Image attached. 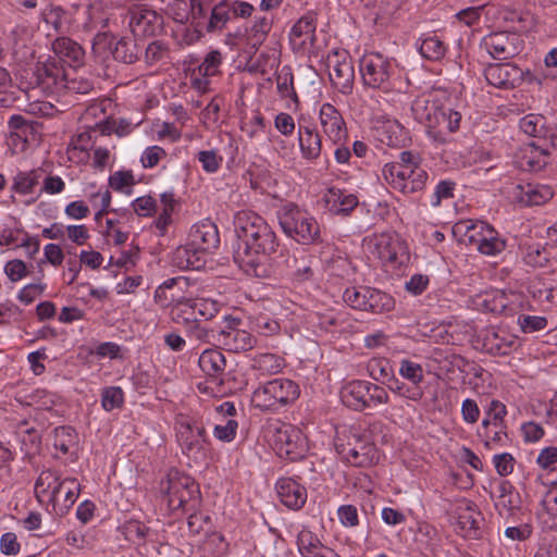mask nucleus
I'll return each mask as SVG.
<instances>
[{"label":"nucleus","mask_w":557,"mask_h":557,"mask_svg":"<svg viewBox=\"0 0 557 557\" xmlns=\"http://www.w3.org/2000/svg\"><path fill=\"white\" fill-rule=\"evenodd\" d=\"M235 226L242 245L235 259L242 268L255 269L278 246L275 233L259 214L243 210L235 216Z\"/></svg>","instance_id":"obj_1"},{"label":"nucleus","mask_w":557,"mask_h":557,"mask_svg":"<svg viewBox=\"0 0 557 557\" xmlns=\"http://www.w3.org/2000/svg\"><path fill=\"white\" fill-rule=\"evenodd\" d=\"M81 492V484L74 478L61 479L60 475L48 469L41 471L35 482V496L41 504L52 505L57 515H65L75 504Z\"/></svg>","instance_id":"obj_2"},{"label":"nucleus","mask_w":557,"mask_h":557,"mask_svg":"<svg viewBox=\"0 0 557 557\" xmlns=\"http://www.w3.org/2000/svg\"><path fill=\"white\" fill-rule=\"evenodd\" d=\"M418 159V156L410 151L401 152L398 162L383 168L386 183L404 194L421 190L426 183L428 173L419 165Z\"/></svg>","instance_id":"obj_3"},{"label":"nucleus","mask_w":557,"mask_h":557,"mask_svg":"<svg viewBox=\"0 0 557 557\" xmlns=\"http://www.w3.org/2000/svg\"><path fill=\"white\" fill-rule=\"evenodd\" d=\"M278 223L283 232L302 245L321 242V228L318 221L306 210L288 202L277 211Z\"/></svg>","instance_id":"obj_4"},{"label":"nucleus","mask_w":557,"mask_h":557,"mask_svg":"<svg viewBox=\"0 0 557 557\" xmlns=\"http://www.w3.org/2000/svg\"><path fill=\"white\" fill-rule=\"evenodd\" d=\"M335 448L352 466L366 467L377 459L375 447L352 429L343 428L337 431Z\"/></svg>","instance_id":"obj_5"},{"label":"nucleus","mask_w":557,"mask_h":557,"mask_svg":"<svg viewBox=\"0 0 557 557\" xmlns=\"http://www.w3.org/2000/svg\"><path fill=\"white\" fill-rule=\"evenodd\" d=\"M176 436L183 454L195 463L206 459V429L193 418L178 416L176 419Z\"/></svg>","instance_id":"obj_6"},{"label":"nucleus","mask_w":557,"mask_h":557,"mask_svg":"<svg viewBox=\"0 0 557 557\" xmlns=\"http://www.w3.org/2000/svg\"><path fill=\"white\" fill-rule=\"evenodd\" d=\"M268 434L274 450L281 458L295 461L300 459L307 450L305 435L300 429L292 424L276 421L269 426Z\"/></svg>","instance_id":"obj_7"},{"label":"nucleus","mask_w":557,"mask_h":557,"mask_svg":"<svg viewBox=\"0 0 557 557\" xmlns=\"http://www.w3.org/2000/svg\"><path fill=\"white\" fill-rule=\"evenodd\" d=\"M160 492L164 496L169 508L177 510L184 508L190 502H196L199 487L193 478L173 469L160 482Z\"/></svg>","instance_id":"obj_8"},{"label":"nucleus","mask_w":557,"mask_h":557,"mask_svg":"<svg viewBox=\"0 0 557 557\" xmlns=\"http://www.w3.org/2000/svg\"><path fill=\"white\" fill-rule=\"evenodd\" d=\"M299 396L297 384L287 379H274L259 386L251 396V403L261 410H273L294 401Z\"/></svg>","instance_id":"obj_9"},{"label":"nucleus","mask_w":557,"mask_h":557,"mask_svg":"<svg viewBox=\"0 0 557 557\" xmlns=\"http://www.w3.org/2000/svg\"><path fill=\"white\" fill-rule=\"evenodd\" d=\"M363 248L383 263L393 267L403 264L408 259L404 242L392 232H383L366 237Z\"/></svg>","instance_id":"obj_10"},{"label":"nucleus","mask_w":557,"mask_h":557,"mask_svg":"<svg viewBox=\"0 0 557 557\" xmlns=\"http://www.w3.org/2000/svg\"><path fill=\"white\" fill-rule=\"evenodd\" d=\"M67 73L63 65L54 59L37 63L32 73L33 81L29 82V89L33 91L40 89L47 95L61 94L64 90V79Z\"/></svg>","instance_id":"obj_11"},{"label":"nucleus","mask_w":557,"mask_h":557,"mask_svg":"<svg viewBox=\"0 0 557 557\" xmlns=\"http://www.w3.org/2000/svg\"><path fill=\"white\" fill-rule=\"evenodd\" d=\"M482 45L494 59L506 60L523 49V39L515 32H493L483 38Z\"/></svg>","instance_id":"obj_12"},{"label":"nucleus","mask_w":557,"mask_h":557,"mask_svg":"<svg viewBox=\"0 0 557 557\" xmlns=\"http://www.w3.org/2000/svg\"><path fill=\"white\" fill-rule=\"evenodd\" d=\"M360 73L363 83L372 88H385L391 76V62L380 53L364 54L360 60Z\"/></svg>","instance_id":"obj_13"},{"label":"nucleus","mask_w":557,"mask_h":557,"mask_svg":"<svg viewBox=\"0 0 557 557\" xmlns=\"http://www.w3.org/2000/svg\"><path fill=\"white\" fill-rule=\"evenodd\" d=\"M549 144L547 140L530 141L519 147L513 157L515 165L524 172H539L543 170L549 159Z\"/></svg>","instance_id":"obj_14"},{"label":"nucleus","mask_w":557,"mask_h":557,"mask_svg":"<svg viewBox=\"0 0 557 557\" xmlns=\"http://www.w3.org/2000/svg\"><path fill=\"white\" fill-rule=\"evenodd\" d=\"M240 321L231 318L224 327L219 329L218 344L226 350L243 352L255 347L256 338L246 330L239 329Z\"/></svg>","instance_id":"obj_15"},{"label":"nucleus","mask_w":557,"mask_h":557,"mask_svg":"<svg viewBox=\"0 0 557 557\" xmlns=\"http://www.w3.org/2000/svg\"><path fill=\"white\" fill-rule=\"evenodd\" d=\"M327 67L333 86L342 94H349L352 89L355 73L347 54L336 51L329 55Z\"/></svg>","instance_id":"obj_16"},{"label":"nucleus","mask_w":557,"mask_h":557,"mask_svg":"<svg viewBox=\"0 0 557 557\" xmlns=\"http://www.w3.org/2000/svg\"><path fill=\"white\" fill-rule=\"evenodd\" d=\"M129 28L134 36H153L162 24L161 16L146 5H133L128 10Z\"/></svg>","instance_id":"obj_17"},{"label":"nucleus","mask_w":557,"mask_h":557,"mask_svg":"<svg viewBox=\"0 0 557 557\" xmlns=\"http://www.w3.org/2000/svg\"><path fill=\"white\" fill-rule=\"evenodd\" d=\"M460 121L461 114L445 103L437 116L434 117L428 133L440 144L448 143L450 135L459 129Z\"/></svg>","instance_id":"obj_18"},{"label":"nucleus","mask_w":557,"mask_h":557,"mask_svg":"<svg viewBox=\"0 0 557 557\" xmlns=\"http://www.w3.org/2000/svg\"><path fill=\"white\" fill-rule=\"evenodd\" d=\"M524 75H529V72H524L511 63L495 64L485 70L486 81L491 85L504 89L519 86L524 79Z\"/></svg>","instance_id":"obj_19"},{"label":"nucleus","mask_w":557,"mask_h":557,"mask_svg":"<svg viewBox=\"0 0 557 557\" xmlns=\"http://www.w3.org/2000/svg\"><path fill=\"white\" fill-rule=\"evenodd\" d=\"M323 133L334 144H339L347 136L346 123L341 112L331 103H323L319 112Z\"/></svg>","instance_id":"obj_20"},{"label":"nucleus","mask_w":557,"mask_h":557,"mask_svg":"<svg viewBox=\"0 0 557 557\" xmlns=\"http://www.w3.org/2000/svg\"><path fill=\"white\" fill-rule=\"evenodd\" d=\"M188 242L191 247L200 250L203 255L218 247L219 233L216 226L206 220L191 226Z\"/></svg>","instance_id":"obj_21"},{"label":"nucleus","mask_w":557,"mask_h":557,"mask_svg":"<svg viewBox=\"0 0 557 557\" xmlns=\"http://www.w3.org/2000/svg\"><path fill=\"white\" fill-rule=\"evenodd\" d=\"M481 512L474 503L462 500L457 507V523L462 536L476 539L480 535Z\"/></svg>","instance_id":"obj_22"},{"label":"nucleus","mask_w":557,"mask_h":557,"mask_svg":"<svg viewBox=\"0 0 557 557\" xmlns=\"http://www.w3.org/2000/svg\"><path fill=\"white\" fill-rule=\"evenodd\" d=\"M510 194L511 199L522 206H540L553 197V190L547 185H516Z\"/></svg>","instance_id":"obj_23"},{"label":"nucleus","mask_w":557,"mask_h":557,"mask_svg":"<svg viewBox=\"0 0 557 557\" xmlns=\"http://www.w3.org/2000/svg\"><path fill=\"white\" fill-rule=\"evenodd\" d=\"M444 104L436 95L428 94L418 97L412 102L411 111L413 117L429 129Z\"/></svg>","instance_id":"obj_24"},{"label":"nucleus","mask_w":557,"mask_h":557,"mask_svg":"<svg viewBox=\"0 0 557 557\" xmlns=\"http://www.w3.org/2000/svg\"><path fill=\"white\" fill-rule=\"evenodd\" d=\"M276 491L281 502L290 509H299L306 503V488L290 478L280 479L276 483Z\"/></svg>","instance_id":"obj_25"},{"label":"nucleus","mask_w":557,"mask_h":557,"mask_svg":"<svg viewBox=\"0 0 557 557\" xmlns=\"http://www.w3.org/2000/svg\"><path fill=\"white\" fill-rule=\"evenodd\" d=\"M52 50L58 57L59 62L66 63L71 67H76L83 63L84 50L70 38H57L52 44Z\"/></svg>","instance_id":"obj_26"},{"label":"nucleus","mask_w":557,"mask_h":557,"mask_svg":"<svg viewBox=\"0 0 557 557\" xmlns=\"http://www.w3.org/2000/svg\"><path fill=\"white\" fill-rule=\"evenodd\" d=\"M490 227L491 225L483 221L465 220L455 224L454 233L459 235L462 244L475 249Z\"/></svg>","instance_id":"obj_27"},{"label":"nucleus","mask_w":557,"mask_h":557,"mask_svg":"<svg viewBox=\"0 0 557 557\" xmlns=\"http://www.w3.org/2000/svg\"><path fill=\"white\" fill-rule=\"evenodd\" d=\"M205 256L196 247H191L190 243L177 247L172 253V263L181 270H199L205 265Z\"/></svg>","instance_id":"obj_28"},{"label":"nucleus","mask_w":557,"mask_h":557,"mask_svg":"<svg viewBox=\"0 0 557 557\" xmlns=\"http://www.w3.org/2000/svg\"><path fill=\"white\" fill-rule=\"evenodd\" d=\"M368 394L366 381H352L343 387L341 398L345 406L361 411L368 407Z\"/></svg>","instance_id":"obj_29"},{"label":"nucleus","mask_w":557,"mask_h":557,"mask_svg":"<svg viewBox=\"0 0 557 557\" xmlns=\"http://www.w3.org/2000/svg\"><path fill=\"white\" fill-rule=\"evenodd\" d=\"M375 133L379 140L387 146L397 147L406 140L405 128L398 121L393 119L377 121Z\"/></svg>","instance_id":"obj_30"},{"label":"nucleus","mask_w":557,"mask_h":557,"mask_svg":"<svg viewBox=\"0 0 557 557\" xmlns=\"http://www.w3.org/2000/svg\"><path fill=\"white\" fill-rule=\"evenodd\" d=\"M298 549L304 557H339L332 548L323 545L310 531L299 533Z\"/></svg>","instance_id":"obj_31"},{"label":"nucleus","mask_w":557,"mask_h":557,"mask_svg":"<svg viewBox=\"0 0 557 557\" xmlns=\"http://www.w3.org/2000/svg\"><path fill=\"white\" fill-rule=\"evenodd\" d=\"M315 32L314 20L311 15L302 16L290 30V42L294 49H306L312 45Z\"/></svg>","instance_id":"obj_32"},{"label":"nucleus","mask_w":557,"mask_h":557,"mask_svg":"<svg viewBox=\"0 0 557 557\" xmlns=\"http://www.w3.org/2000/svg\"><path fill=\"white\" fill-rule=\"evenodd\" d=\"M298 144L302 158L315 160L322 151V141L318 132L309 126H299Z\"/></svg>","instance_id":"obj_33"},{"label":"nucleus","mask_w":557,"mask_h":557,"mask_svg":"<svg viewBox=\"0 0 557 557\" xmlns=\"http://www.w3.org/2000/svg\"><path fill=\"white\" fill-rule=\"evenodd\" d=\"M52 444L55 450L60 453V455H55L57 457L74 455L78 444V435L70 426H59L53 430Z\"/></svg>","instance_id":"obj_34"},{"label":"nucleus","mask_w":557,"mask_h":557,"mask_svg":"<svg viewBox=\"0 0 557 557\" xmlns=\"http://www.w3.org/2000/svg\"><path fill=\"white\" fill-rule=\"evenodd\" d=\"M329 210L335 214H348L357 206V197L341 189L331 188L325 194Z\"/></svg>","instance_id":"obj_35"},{"label":"nucleus","mask_w":557,"mask_h":557,"mask_svg":"<svg viewBox=\"0 0 557 557\" xmlns=\"http://www.w3.org/2000/svg\"><path fill=\"white\" fill-rule=\"evenodd\" d=\"M114 12V3L111 0H94L87 7L88 21L91 24L108 27Z\"/></svg>","instance_id":"obj_36"},{"label":"nucleus","mask_w":557,"mask_h":557,"mask_svg":"<svg viewBox=\"0 0 557 557\" xmlns=\"http://www.w3.org/2000/svg\"><path fill=\"white\" fill-rule=\"evenodd\" d=\"M226 366L223 354L215 349H207L199 357L200 369L211 377H218Z\"/></svg>","instance_id":"obj_37"},{"label":"nucleus","mask_w":557,"mask_h":557,"mask_svg":"<svg viewBox=\"0 0 557 557\" xmlns=\"http://www.w3.org/2000/svg\"><path fill=\"white\" fill-rule=\"evenodd\" d=\"M479 435L483 438L485 447L493 449L498 445H503L507 438L505 424L492 423L490 419L482 421Z\"/></svg>","instance_id":"obj_38"},{"label":"nucleus","mask_w":557,"mask_h":557,"mask_svg":"<svg viewBox=\"0 0 557 557\" xmlns=\"http://www.w3.org/2000/svg\"><path fill=\"white\" fill-rule=\"evenodd\" d=\"M113 58L126 64L138 60L139 49L136 40L132 37H121L112 49Z\"/></svg>","instance_id":"obj_39"},{"label":"nucleus","mask_w":557,"mask_h":557,"mask_svg":"<svg viewBox=\"0 0 557 557\" xmlns=\"http://www.w3.org/2000/svg\"><path fill=\"white\" fill-rule=\"evenodd\" d=\"M419 50L424 59L438 61L446 53V45L438 36L430 35L421 40Z\"/></svg>","instance_id":"obj_40"},{"label":"nucleus","mask_w":557,"mask_h":557,"mask_svg":"<svg viewBox=\"0 0 557 557\" xmlns=\"http://www.w3.org/2000/svg\"><path fill=\"white\" fill-rule=\"evenodd\" d=\"M366 302L367 307H364L363 310L372 311L374 313L388 311L393 308L394 305L391 296L383 292L371 288H368V292H366Z\"/></svg>","instance_id":"obj_41"},{"label":"nucleus","mask_w":557,"mask_h":557,"mask_svg":"<svg viewBox=\"0 0 557 557\" xmlns=\"http://www.w3.org/2000/svg\"><path fill=\"white\" fill-rule=\"evenodd\" d=\"M541 519L548 528L557 525V485L552 486L542 500Z\"/></svg>","instance_id":"obj_42"},{"label":"nucleus","mask_w":557,"mask_h":557,"mask_svg":"<svg viewBox=\"0 0 557 557\" xmlns=\"http://www.w3.org/2000/svg\"><path fill=\"white\" fill-rule=\"evenodd\" d=\"M271 27L272 22L268 17L256 18L247 35V40L255 50L263 44Z\"/></svg>","instance_id":"obj_43"},{"label":"nucleus","mask_w":557,"mask_h":557,"mask_svg":"<svg viewBox=\"0 0 557 557\" xmlns=\"http://www.w3.org/2000/svg\"><path fill=\"white\" fill-rule=\"evenodd\" d=\"M520 129L532 137L539 138L537 141H542V138L546 134L545 119L539 114H528L520 120Z\"/></svg>","instance_id":"obj_44"},{"label":"nucleus","mask_w":557,"mask_h":557,"mask_svg":"<svg viewBox=\"0 0 557 557\" xmlns=\"http://www.w3.org/2000/svg\"><path fill=\"white\" fill-rule=\"evenodd\" d=\"M505 248V242L498 237L497 232L491 226L485 234H483V238L480 244L475 247L483 255L494 256Z\"/></svg>","instance_id":"obj_45"},{"label":"nucleus","mask_w":557,"mask_h":557,"mask_svg":"<svg viewBox=\"0 0 557 557\" xmlns=\"http://www.w3.org/2000/svg\"><path fill=\"white\" fill-rule=\"evenodd\" d=\"M185 330L190 338L200 343L218 344L219 330L210 329L202 322L193 323Z\"/></svg>","instance_id":"obj_46"},{"label":"nucleus","mask_w":557,"mask_h":557,"mask_svg":"<svg viewBox=\"0 0 557 557\" xmlns=\"http://www.w3.org/2000/svg\"><path fill=\"white\" fill-rule=\"evenodd\" d=\"M41 18L57 32H62L67 25L66 12L59 5L47 7L41 12Z\"/></svg>","instance_id":"obj_47"},{"label":"nucleus","mask_w":557,"mask_h":557,"mask_svg":"<svg viewBox=\"0 0 557 557\" xmlns=\"http://www.w3.org/2000/svg\"><path fill=\"white\" fill-rule=\"evenodd\" d=\"M135 178L131 171L114 172L109 178V185L112 189L131 195L135 185Z\"/></svg>","instance_id":"obj_48"},{"label":"nucleus","mask_w":557,"mask_h":557,"mask_svg":"<svg viewBox=\"0 0 557 557\" xmlns=\"http://www.w3.org/2000/svg\"><path fill=\"white\" fill-rule=\"evenodd\" d=\"M504 18L512 23V30L517 34L525 33L535 25L534 17L527 12L508 11Z\"/></svg>","instance_id":"obj_49"},{"label":"nucleus","mask_w":557,"mask_h":557,"mask_svg":"<svg viewBox=\"0 0 557 557\" xmlns=\"http://www.w3.org/2000/svg\"><path fill=\"white\" fill-rule=\"evenodd\" d=\"M286 265L289 274L299 282L307 281L312 276L311 267L305 256L300 258L294 256L286 261Z\"/></svg>","instance_id":"obj_50"},{"label":"nucleus","mask_w":557,"mask_h":557,"mask_svg":"<svg viewBox=\"0 0 557 557\" xmlns=\"http://www.w3.org/2000/svg\"><path fill=\"white\" fill-rule=\"evenodd\" d=\"M171 318L176 324H181L185 329L195 323L191 302L188 299L178 301L171 309Z\"/></svg>","instance_id":"obj_51"},{"label":"nucleus","mask_w":557,"mask_h":557,"mask_svg":"<svg viewBox=\"0 0 557 557\" xmlns=\"http://www.w3.org/2000/svg\"><path fill=\"white\" fill-rule=\"evenodd\" d=\"M255 366L262 374H274L283 368L284 361L276 355L263 354L255 360Z\"/></svg>","instance_id":"obj_52"},{"label":"nucleus","mask_w":557,"mask_h":557,"mask_svg":"<svg viewBox=\"0 0 557 557\" xmlns=\"http://www.w3.org/2000/svg\"><path fill=\"white\" fill-rule=\"evenodd\" d=\"M481 306L487 311L500 313L508 307V301L504 292L494 290L484 295Z\"/></svg>","instance_id":"obj_53"},{"label":"nucleus","mask_w":557,"mask_h":557,"mask_svg":"<svg viewBox=\"0 0 557 557\" xmlns=\"http://www.w3.org/2000/svg\"><path fill=\"white\" fill-rule=\"evenodd\" d=\"M222 63V54L218 50L210 51L203 62L198 66V74L200 76H214L220 72Z\"/></svg>","instance_id":"obj_54"},{"label":"nucleus","mask_w":557,"mask_h":557,"mask_svg":"<svg viewBox=\"0 0 557 557\" xmlns=\"http://www.w3.org/2000/svg\"><path fill=\"white\" fill-rule=\"evenodd\" d=\"M399 374L416 386H418L424 379L422 367L408 359L400 361Z\"/></svg>","instance_id":"obj_55"},{"label":"nucleus","mask_w":557,"mask_h":557,"mask_svg":"<svg viewBox=\"0 0 557 557\" xmlns=\"http://www.w3.org/2000/svg\"><path fill=\"white\" fill-rule=\"evenodd\" d=\"M122 530L126 540L134 543L144 542L149 532V528L138 520H129L125 522Z\"/></svg>","instance_id":"obj_56"},{"label":"nucleus","mask_w":557,"mask_h":557,"mask_svg":"<svg viewBox=\"0 0 557 557\" xmlns=\"http://www.w3.org/2000/svg\"><path fill=\"white\" fill-rule=\"evenodd\" d=\"M169 55V49L160 40L150 42L145 50V62L148 65H153Z\"/></svg>","instance_id":"obj_57"},{"label":"nucleus","mask_w":557,"mask_h":557,"mask_svg":"<svg viewBox=\"0 0 557 557\" xmlns=\"http://www.w3.org/2000/svg\"><path fill=\"white\" fill-rule=\"evenodd\" d=\"M123 391L120 387H108L102 392L101 404L106 411L120 408L123 405Z\"/></svg>","instance_id":"obj_58"},{"label":"nucleus","mask_w":557,"mask_h":557,"mask_svg":"<svg viewBox=\"0 0 557 557\" xmlns=\"http://www.w3.org/2000/svg\"><path fill=\"white\" fill-rule=\"evenodd\" d=\"M366 292L367 287H349L344 292L343 299L351 308L363 310L367 307Z\"/></svg>","instance_id":"obj_59"},{"label":"nucleus","mask_w":557,"mask_h":557,"mask_svg":"<svg viewBox=\"0 0 557 557\" xmlns=\"http://www.w3.org/2000/svg\"><path fill=\"white\" fill-rule=\"evenodd\" d=\"M12 88V79L9 72L0 66V106L10 107L14 101Z\"/></svg>","instance_id":"obj_60"},{"label":"nucleus","mask_w":557,"mask_h":557,"mask_svg":"<svg viewBox=\"0 0 557 557\" xmlns=\"http://www.w3.org/2000/svg\"><path fill=\"white\" fill-rule=\"evenodd\" d=\"M265 121L261 113L256 112L243 122L242 129L250 138L257 137L264 132Z\"/></svg>","instance_id":"obj_61"},{"label":"nucleus","mask_w":557,"mask_h":557,"mask_svg":"<svg viewBox=\"0 0 557 557\" xmlns=\"http://www.w3.org/2000/svg\"><path fill=\"white\" fill-rule=\"evenodd\" d=\"M4 273L11 282L15 283L27 276L28 269L23 260L13 259L5 263Z\"/></svg>","instance_id":"obj_62"},{"label":"nucleus","mask_w":557,"mask_h":557,"mask_svg":"<svg viewBox=\"0 0 557 557\" xmlns=\"http://www.w3.org/2000/svg\"><path fill=\"white\" fill-rule=\"evenodd\" d=\"M9 127L11 128L10 139L15 137L22 139L33 131L32 124L22 115H12L9 120Z\"/></svg>","instance_id":"obj_63"},{"label":"nucleus","mask_w":557,"mask_h":557,"mask_svg":"<svg viewBox=\"0 0 557 557\" xmlns=\"http://www.w3.org/2000/svg\"><path fill=\"white\" fill-rule=\"evenodd\" d=\"M524 261L532 267H543L548 261V253L540 245L527 247Z\"/></svg>","instance_id":"obj_64"}]
</instances>
